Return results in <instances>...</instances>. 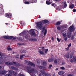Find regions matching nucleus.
<instances>
[{"label": "nucleus", "mask_w": 76, "mask_h": 76, "mask_svg": "<svg viewBox=\"0 0 76 76\" xmlns=\"http://www.w3.org/2000/svg\"><path fill=\"white\" fill-rule=\"evenodd\" d=\"M75 30V28L73 26V25L71 26L69 28L67 34V37L68 38H70L72 36V33L71 32H73Z\"/></svg>", "instance_id": "f257e3e1"}, {"label": "nucleus", "mask_w": 76, "mask_h": 76, "mask_svg": "<svg viewBox=\"0 0 76 76\" xmlns=\"http://www.w3.org/2000/svg\"><path fill=\"white\" fill-rule=\"evenodd\" d=\"M37 0H28V1H27L26 0H23V2L25 4H30L32 3H37Z\"/></svg>", "instance_id": "f03ea898"}, {"label": "nucleus", "mask_w": 76, "mask_h": 76, "mask_svg": "<svg viewBox=\"0 0 76 76\" xmlns=\"http://www.w3.org/2000/svg\"><path fill=\"white\" fill-rule=\"evenodd\" d=\"M36 25H37V28L38 29H40L42 28V23L38 22L36 24Z\"/></svg>", "instance_id": "7ed1b4c3"}, {"label": "nucleus", "mask_w": 76, "mask_h": 76, "mask_svg": "<svg viewBox=\"0 0 76 76\" xmlns=\"http://www.w3.org/2000/svg\"><path fill=\"white\" fill-rule=\"evenodd\" d=\"M52 6H54V7H56L57 10H60L61 9V6H59L57 8V5L55 3L52 4Z\"/></svg>", "instance_id": "20e7f679"}, {"label": "nucleus", "mask_w": 76, "mask_h": 76, "mask_svg": "<svg viewBox=\"0 0 76 76\" xmlns=\"http://www.w3.org/2000/svg\"><path fill=\"white\" fill-rule=\"evenodd\" d=\"M5 39H15V38L12 36H4L3 37Z\"/></svg>", "instance_id": "39448f33"}, {"label": "nucleus", "mask_w": 76, "mask_h": 76, "mask_svg": "<svg viewBox=\"0 0 76 76\" xmlns=\"http://www.w3.org/2000/svg\"><path fill=\"white\" fill-rule=\"evenodd\" d=\"M30 31L31 32V33L32 36H36V34L35 33L34 30L32 29L30 30Z\"/></svg>", "instance_id": "423d86ee"}, {"label": "nucleus", "mask_w": 76, "mask_h": 76, "mask_svg": "<svg viewBox=\"0 0 76 76\" xmlns=\"http://www.w3.org/2000/svg\"><path fill=\"white\" fill-rule=\"evenodd\" d=\"M13 63L10 62H6L5 63V64H7V65H13V64H16V63L15 62H13Z\"/></svg>", "instance_id": "0eeeda50"}, {"label": "nucleus", "mask_w": 76, "mask_h": 76, "mask_svg": "<svg viewBox=\"0 0 76 76\" xmlns=\"http://www.w3.org/2000/svg\"><path fill=\"white\" fill-rule=\"evenodd\" d=\"M6 16L8 18H10L12 17V15L11 13H8L6 15Z\"/></svg>", "instance_id": "6e6552de"}, {"label": "nucleus", "mask_w": 76, "mask_h": 76, "mask_svg": "<svg viewBox=\"0 0 76 76\" xmlns=\"http://www.w3.org/2000/svg\"><path fill=\"white\" fill-rule=\"evenodd\" d=\"M10 73L11 75H15V76H16V75H17V73L16 72H14L13 71H10Z\"/></svg>", "instance_id": "1a4fd4ad"}, {"label": "nucleus", "mask_w": 76, "mask_h": 76, "mask_svg": "<svg viewBox=\"0 0 76 76\" xmlns=\"http://www.w3.org/2000/svg\"><path fill=\"white\" fill-rule=\"evenodd\" d=\"M75 62V63L76 62V56H74L72 58V59L71 60V63H73V62Z\"/></svg>", "instance_id": "9d476101"}, {"label": "nucleus", "mask_w": 76, "mask_h": 76, "mask_svg": "<svg viewBox=\"0 0 76 76\" xmlns=\"http://www.w3.org/2000/svg\"><path fill=\"white\" fill-rule=\"evenodd\" d=\"M53 2L52 0H47L46 1L47 4H50Z\"/></svg>", "instance_id": "9b49d317"}, {"label": "nucleus", "mask_w": 76, "mask_h": 76, "mask_svg": "<svg viewBox=\"0 0 76 76\" xmlns=\"http://www.w3.org/2000/svg\"><path fill=\"white\" fill-rule=\"evenodd\" d=\"M58 63H60V60L58 59H56L54 61L55 64H57Z\"/></svg>", "instance_id": "f8f14e48"}, {"label": "nucleus", "mask_w": 76, "mask_h": 76, "mask_svg": "<svg viewBox=\"0 0 76 76\" xmlns=\"http://www.w3.org/2000/svg\"><path fill=\"white\" fill-rule=\"evenodd\" d=\"M6 73V72L5 71H0V75H4Z\"/></svg>", "instance_id": "ddd939ff"}, {"label": "nucleus", "mask_w": 76, "mask_h": 76, "mask_svg": "<svg viewBox=\"0 0 76 76\" xmlns=\"http://www.w3.org/2000/svg\"><path fill=\"white\" fill-rule=\"evenodd\" d=\"M64 71H59L58 72V74L59 75H63V74H64Z\"/></svg>", "instance_id": "4468645a"}, {"label": "nucleus", "mask_w": 76, "mask_h": 76, "mask_svg": "<svg viewBox=\"0 0 76 76\" xmlns=\"http://www.w3.org/2000/svg\"><path fill=\"white\" fill-rule=\"evenodd\" d=\"M28 64L31 66H33L34 67L35 66V64H33V63L32 62H28Z\"/></svg>", "instance_id": "2eb2a0df"}, {"label": "nucleus", "mask_w": 76, "mask_h": 76, "mask_svg": "<svg viewBox=\"0 0 76 76\" xmlns=\"http://www.w3.org/2000/svg\"><path fill=\"white\" fill-rule=\"evenodd\" d=\"M38 52L39 54H42V55H44V53L43 51L41 50H39L38 51Z\"/></svg>", "instance_id": "dca6fc26"}, {"label": "nucleus", "mask_w": 76, "mask_h": 76, "mask_svg": "<svg viewBox=\"0 0 76 76\" xmlns=\"http://www.w3.org/2000/svg\"><path fill=\"white\" fill-rule=\"evenodd\" d=\"M61 27L62 28V29H64L67 27V25H65L63 26H62Z\"/></svg>", "instance_id": "f3484780"}, {"label": "nucleus", "mask_w": 76, "mask_h": 76, "mask_svg": "<svg viewBox=\"0 0 76 76\" xmlns=\"http://www.w3.org/2000/svg\"><path fill=\"white\" fill-rule=\"evenodd\" d=\"M73 7H74V4H72L69 5V8L70 9H72Z\"/></svg>", "instance_id": "a211bd4d"}, {"label": "nucleus", "mask_w": 76, "mask_h": 76, "mask_svg": "<svg viewBox=\"0 0 76 76\" xmlns=\"http://www.w3.org/2000/svg\"><path fill=\"white\" fill-rule=\"evenodd\" d=\"M48 20H44L43 21L42 23H48Z\"/></svg>", "instance_id": "6ab92c4d"}, {"label": "nucleus", "mask_w": 76, "mask_h": 76, "mask_svg": "<svg viewBox=\"0 0 76 76\" xmlns=\"http://www.w3.org/2000/svg\"><path fill=\"white\" fill-rule=\"evenodd\" d=\"M11 68L12 69H13V70H18V69L15 67L12 66L11 67Z\"/></svg>", "instance_id": "aec40b11"}, {"label": "nucleus", "mask_w": 76, "mask_h": 76, "mask_svg": "<svg viewBox=\"0 0 76 76\" xmlns=\"http://www.w3.org/2000/svg\"><path fill=\"white\" fill-rule=\"evenodd\" d=\"M64 8H65V7H67V4H66V2H64Z\"/></svg>", "instance_id": "412c9836"}, {"label": "nucleus", "mask_w": 76, "mask_h": 76, "mask_svg": "<svg viewBox=\"0 0 76 76\" xmlns=\"http://www.w3.org/2000/svg\"><path fill=\"white\" fill-rule=\"evenodd\" d=\"M53 60H54V59L53 58H51L48 60V62H51V61H53Z\"/></svg>", "instance_id": "4be33fe9"}, {"label": "nucleus", "mask_w": 76, "mask_h": 76, "mask_svg": "<svg viewBox=\"0 0 76 76\" xmlns=\"http://www.w3.org/2000/svg\"><path fill=\"white\" fill-rule=\"evenodd\" d=\"M25 31H23V32L21 33L20 34H19V35L20 36L21 35H24V34H25Z\"/></svg>", "instance_id": "5701e85b"}, {"label": "nucleus", "mask_w": 76, "mask_h": 76, "mask_svg": "<svg viewBox=\"0 0 76 76\" xmlns=\"http://www.w3.org/2000/svg\"><path fill=\"white\" fill-rule=\"evenodd\" d=\"M60 23H60V22H58L56 23V25H60Z\"/></svg>", "instance_id": "b1692460"}, {"label": "nucleus", "mask_w": 76, "mask_h": 76, "mask_svg": "<svg viewBox=\"0 0 76 76\" xmlns=\"http://www.w3.org/2000/svg\"><path fill=\"white\" fill-rule=\"evenodd\" d=\"M44 50H45V53H47V52H48V49H46L45 50L44 49H43L42 51H44Z\"/></svg>", "instance_id": "393cba45"}, {"label": "nucleus", "mask_w": 76, "mask_h": 76, "mask_svg": "<svg viewBox=\"0 0 76 76\" xmlns=\"http://www.w3.org/2000/svg\"><path fill=\"white\" fill-rule=\"evenodd\" d=\"M63 35L64 37H65L67 36V34H66V33H64L63 34Z\"/></svg>", "instance_id": "a878e982"}, {"label": "nucleus", "mask_w": 76, "mask_h": 76, "mask_svg": "<svg viewBox=\"0 0 76 76\" xmlns=\"http://www.w3.org/2000/svg\"><path fill=\"white\" fill-rule=\"evenodd\" d=\"M39 68L40 69H42V70L45 69V67L42 66H40Z\"/></svg>", "instance_id": "bb28decb"}, {"label": "nucleus", "mask_w": 76, "mask_h": 76, "mask_svg": "<svg viewBox=\"0 0 76 76\" xmlns=\"http://www.w3.org/2000/svg\"><path fill=\"white\" fill-rule=\"evenodd\" d=\"M57 40L58 41V42H60V41L61 40V39H59L58 38H57Z\"/></svg>", "instance_id": "cd10ccee"}, {"label": "nucleus", "mask_w": 76, "mask_h": 76, "mask_svg": "<svg viewBox=\"0 0 76 76\" xmlns=\"http://www.w3.org/2000/svg\"><path fill=\"white\" fill-rule=\"evenodd\" d=\"M73 56V53H71L70 54V58H72V57Z\"/></svg>", "instance_id": "c85d7f7f"}, {"label": "nucleus", "mask_w": 76, "mask_h": 76, "mask_svg": "<svg viewBox=\"0 0 76 76\" xmlns=\"http://www.w3.org/2000/svg\"><path fill=\"white\" fill-rule=\"evenodd\" d=\"M60 69H61V70H65V68H64V67L62 66L60 67Z\"/></svg>", "instance_id": "c756f323"}, {"label": "nucleus", "mask_w": 76, "mask_h": 76, "mask_svg": "<svg viewBox=\"0 0 76 76\" xmlns=\"http://www.w3.org/2000/svg\"><path fill=\"white\" fill-rule=\"evenodd\" d=\"M3 56H2L1 54V53H0V57H1L0 58L1 59L3 58Z\"/></svg>", "instance_id": "7c9ffc66"}, {"label": "nucleus", "mask_w": 76, "mask_h": 76, "mask_svg": "<svg viewBox=\"0 0 76 76\" xmlns=\"http://www.w3.org/2000/svg\"><path fill=\"white\" fill-rule=\"evenodd\" d=\"M64 39L65 41H67V37H64Z\"/></svg>", "instance_id": "2f4dec72"}, {"label": "nucleus", "mask_w": 76, "mask_h": 76, "mask_svg": "<svg viewBox=\"0 0 76 76\" xmlns=\"http://www.w3.org/2000/svg\"><path fill=\"white\" fill-rule=\"evenodd\" d=\"M37 41V39L36 38H33L32 39L33 41Z\"/></svg>", "instance_id": "473e14b6"}, {"label": "nucleus", "mask_w": 76, "mask_h": 76, "mask_svg": "<svg viewBox=\"0 0 76 76\" xmlns=\"http://www.w3.org/2000/svg\"><path fill=\"white\" fill-rule=\"evenodd\" d=\"M47 29H45V33H44L45 35L47 34Z\"/></svg>", "instance_id": "72a5a7b5"}, {"label": "nucleus", "mask_w": 76, "mask_h": 76, "mask_svg": "<svg viewBox=\"0 0 76 76\" xmlns=\"http://www.w3.org/2000/svg\"><path fill=\"white\" fill-rule=\"evenodd\" d=\"M21 53H26V51L25 50H23L22 52H21Z\"/></svg>", "instance_id": "f704fd0d"}, {"label": "nucleus", "mask_w": 76, "mask_h": 76, "mask_svg": "<svg viewBox=\"0 0 76 76\" xmlns=\"http://www.w3.org/2000/svg\"><path fill=\"white\" fill-rule=\"evenodd\" d=\"M19 76H24V75H23V74H22L20 73L19 74Z\"/></svg>", "instance_id": "c9c22d12"}, {"label": "nucleus", "mask_w": 76, "mask_h": 76, "mask_svg": "<svg viewBox=\"0 0 76 76\" xmlns=\"http://www.w3.org/2000/svg\"><path fill=\"white\" fill-rule=\"evenodd\" d=\"M23 56H24V55H22L20 56V59L21 60V59H22V58H23Z\"/></svg>", "instance_id": "e433bc0d"}, {"label": "nucleus", "mask_w": 76, "mask_h": 76, "mask_svg": "<svg viewBox=\"0 0 76 76\" xmlns=\"http://www.w3.org/2000/svg\"><path fill=\"white\" fill-rule=\"evenodd\" d=\"M57 28L58 30H60V29H61V27L60 26H58L57 27Z\"/></svg>", "instance_id": "4c0bfd02"}, {"label": "nucleus", "mask_w": 76, "mask_h": 76, "mask_svg": "<svg viewBox=\"0 0 76 76\" xmlns=\"http://www.w3.org/2000/svg\"><path fill=\"white\" fill-rule=\"evenodd\" d=\"M7 50H8V51H10V50H12V49H11L10 48L8 47Z\"/></svg>", "instance_id": "58836bf2"}, {"label": "nucleus", "mask_w": 76, "mask_h": 76, "mask_svg": "<svg viewBox=\"0 0 76 76\" xmlns=\"http://www.w3.org/2000/svg\"><path fill=\"white\" fill-rule=\"evenodd\" d=\"M74 39V36H72L71 37V40H73Z\"/></svg>", "instance_id": "ea45409f"}, {"label": "nucleus", "mask_w": 76, "mask_h": 76, "mask_svg": "<svg viewBox=\"0 0 76 76\" xmlns=\"http://www.w3.org/2000/svg\"><path fill=\"white\" fill-rule=\"evenodd\" d=\"M66 58H69V55L67 54L66 55Z\"/></svg>", "instance_id": "a19ab883"}, {"label": "nucleus", "mask_w": 76, "mask_h": 76, "mask_svg": "<svg viewBox=\"0 0 76 76\" xmlns=\"http://www.w3.org/2000/svg\"><path fill=\"white\" fill-rule=\"evenodd\" d=\"M72 44L71 43H70L68 45V47L69 48L70 47H71Z\"/></svg>", "instance_id": "79ce46f5"}, {"label": "nucleus", "mask_w": 76, "mask_h": 76, "mask_svg": "<svg viewBox=\"0 0 76 76\" xmlns=\"http://www.w3.org/2000/svg\"><path fill=\"white\" fill-rule=\"evenodd\" d=\"M52 66L53 65H50L49 67V69H50L51 67H52Z\"/></svg>", "instance_id": "37998d69"}, {"label": "nucleus", "mask_w": 76, "mask_h": 76, "mask_svg": "<svg viewBox=\"0 0 76 76\" xmlns=\"http://www.w3.org/2000/svg\"><path fill=\"white\" fill-rule=\"evenodd\" d=\"M31 69V67H28L27 68V70H28V71H29V70H30V69Z\"/></svg>", "instance_id": "c03bdc74"}, {"label": "nucleus", "mask_w": 76, "mask_h": 76, "mask_svg": "<svg viewBox=\"0 0 76 76\" xmlns=\"http://www.w3.org/2000/svg\"><path fill=\"white\" fill-rule=\"evenodd\" d=\"M5 76H11V75L10 74H7Z\"/></svg>", "instance_id": "a18cd8bd"}, {"label": "nucleus", "mask_w": 76, "mask_h": 76, "mask_svg": "<svg viewBox=\"0 0 76 76\" xmlns=\"http://www.w3.org/2000/svg\"><path fill=\"white\" fill-rule=\"evenodd\" d=\"M73 12H76V9H74L73 10Z\"/></svg>", "instance_id": "49530a36"}, {"label": "nucleus", "mask_w": 76, "mask_h": 76, "mask_svg": "<svg viewBox=\"0 0 76 76\" xmlns=\"http://www.w3.org/2000/svg\"><path fill=\"white\" fill-rule=\"evenodd\" d=\"M19 55H17L16 56V58H19Z\"/></svg>", "instance_id": "de8ad7c7"}, {"label": "nucleus", "mask_w": 76, "mask_h": 76, "mask_svg": "<svg viewBox=\"0 0 76 76\" xmlns=\"http://www.w3.org/2000/svg\"><path fill=\"white\" fill-rule=\"evenodd\" d=\"M69 48H68V47L66 48H65V49L66 50H69Z\"/></svg>", "instance_id": "09e8293b"}, {"label": "nucleus", "mask_w": 76, "mask_h": 76, "mask_svg": "<svg viewBox=\"0 0 76 76\" xmlns=\"http://www.w3.org/2000/svg\"><path fill=\"white\" fill-rule=\"evenodd\" d=\"M67 76H72L71 74H69V75H67Z\"/></svg>", "instance_id": "8fccbe9b"}, {"label": "nucleus", "mask_w": 76, "mask_h": 76, "mask_svg": "<svg viewBox=\"0 0 76 76\" xmlns=\"http://www.w3.org/2000/svg\"><path fill=\"white\" fill-rule=\"evenodd\" d=\"M17 64H18V65L17 66H18V67H19V66L20 65V64H19L18 63H17Z\"/></svg>", "instance_id": "3c124183"}, {"label": "nucleus", "mask_w": 76, "mask_h": 76, "mask_svg": "<svg viewBox=\"0 0 76 76\" xmlns=\"http://www.w3.org/2000/svg\"><path fill=\"white\" fill-rule=\"evenodd\" d=\"M64 64H65V63H64V62H62V64L63 65Z\"/></svg>", "instance_id": "603ef678"}, {"label": "nucleus", "mask_w": 76, "mask_h": 76, "mask_svg": "<svg viewBox=\"0 0 76 76\" xmlns=\"http://www.w3.org/2000/svg\"><path fill=\"white\" fill-rule=\"evenodd\" d=\"M41 73H42V74H43V73H44V72H42V71H40Z\"/></svg>", "instance_id": "864d4df0"}, {"label": "nucleus", "mask_w": 76, "mask_h": 76, "mask_svg": "<svg viewBox=\"0 0 76 76\" xmlns=\"http://www.w3.org/2000/svg\"><path fill=\"white\" fill-rule=\"evenodd\" d=\"M41 48H42V49H44V47H41Z\"/></svg>", "instance_id": "5fc2aeb1"}, {"label": "nucleus", "mask_w": 76, "mask_h": 76, "mask_svg": "<svg viewBox=\"0 0 76 76\" xmlns=\"http://www.w3.org/2000/svg\"><path fill=\"white\" fill-rule=\"evenodd\" d=\"M52 41H54V38L52 37Z\"/></svg>", "instance_id": "6e6d98bb"}, {"label": "nucleus", "mask_w": 76, "mask_h": 76, "mask_svg": "<svg viewBox=\"0 0 76 76\" xmlns=\"http://www.w3.org/2000/svg\"><path fill=\"white\" fill-rule=\"evenodd\" d=\"M58 70V68H56V71Z\"/></svg>", "instance_id": "4d7b16f0"}, {"label": "nucleus", "mask_w": 76, "mask_h": 76, "mask_svg": "<svg viewBox=\"0 0 76 76\" xmlns=\"http://www.w3.org/2000/svg\"><path fill=\"white\" fill-rule=\"evenodd\" d=\"M1 63H3L2 62H1V63H0V64H1Z\"/></svg>", "instance_id": "13d9d810"}, {"label": "nucleus", "mask_w": 76, "mask_h": 76, "mask_svg": "<svg viewBox=\"0 0 76 76\" xmlns=\"http://www.w3.org/2000/svg\"><path fill=\"white\" fill-rule=\"evenodd\" d=\"M5 24L6 25H8V23H6Z\"/></svg>", "instance_id": "bf43d9fd"}, {"label": "nucleus", "mask_w": 76, "mask_h": 76, "mask_svg": "<svg viewBox=\"0 0 76 76\" xmlns=\"http://www.w3.org/2000/svg\"><path fill=\"white\" fill-rule=\"evenodd\" d=\"M43 28H44V29H45V27H44Z\"/></svg>", "instance_id": "052dcab7"}, {"label": "nucleus", "mask_w": 76, "mask_h": 76, "mask_svg": "<svg viewBox=\"0 0 76 76\" xmlns=\"http://www.w3.org/2000/svg\"><path fill=\"white\" fill-rule=\"evenodd\" d=\"M53 76H56V75L54 74V75H53Z\"/></svg>", "instance_id": "680f3d73"}, {"label": "nucleus", "mask_w": 76, "mask_h": 76, "mask_svg": "<svg viewBox=\"0 0 76 76\" xmlns=\"http://www.w3.org/2000/svg\"><path fill=\"white\" fill-rule=\"evenodd\" d=\"M55 1H58V0H55Z\"/></svg>", "instance_id": "e2e57ef3"}, {"label": "nucleus", "mask_w": 76, "mask_h": 76, "mask_svg": "<svg viewBox=\"0 0 76 76\" xmlns=\"http://www.w3.org/2000/svg\"><path fill=\"white\" fill-rule=\"evenodd\" d=\"M39 18H41V17H39Z\"/></svg>", "instance_id": "0e129e2a"}, {"label": "nucleus", "mask_w": 76, "mask_h": 76, "mask_svg": "<svg viewBox=\"0 0 76 76\" xmlns=\"http://www.w3.org/2000/svg\"><path fill=\"white\" fill-rule=\"evenodd\" d=\"M25 38H26V37H25Z\"/></svg>", "instance_id": "69168bd1"}, {"label": "nucleus", "mask_w": 76, "mask_h": 76, "mask_svg": "<svg viewBox=\"0 0 76 76\" xmlns=\"http://www.w3.org/2000/svg\"><path fill=\"white\" fill-rule=\"evenodd\" d=\"M0 67H1V66H0Z\"/></svg>", "instance_id": "338daca9"}, {"label": "nucleus", "mask_w": 76, "mask_h": 76, "mask_svg": "<svg viewBox=\"0 0 76 76\" xmlns=\"http://www.w3.org/2000/svg\"><path fill=\"white\" fill-rule=\"evenodd\" d=\"M45 63V62H44L43 63Z\"/></svg>", "instance_id": "774afa93"}]
</instances>
